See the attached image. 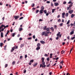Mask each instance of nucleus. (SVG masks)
<instances>
[{
	"label": "nucleus",
	"instance_id": "nucleus-17",
	"mask_svg": "<svg viewBox=\"0 0 75 75\" xmlns=\"http://www.w3.org/2000/svg\"><path fill=\"white\" fill-rule=\"evenodd\" d=\"M50 29L52 30V31H54V28H53L52 27L51 28H50Z\"/></svg>",
	"mask_w": 75,
	"mask_h": 75
},
{
	"label": "nucleus",
	"instance_id": "nucleus-43",
	"mask_svg": "<svg viewBox=\"0 0 75 75\" xmlns=\"http://www.w3.org/2000/svg\"><path fill=\"white\" fill-rule=\"evenodd\" d=\"M30 62H34V60L33 59L31 60L30 61Z\"/></svg>",
	"mask_w": 75,
	"mask_h": 75
},
{
	"label": "nucleus",
	"instance_id": "nucleus-18",
	"mask_svg": "<svg viewBox=\"0 0 75 75\" xmlns=\"http://www.w3.org/2000/svg\"><path fill=\"white\" fill-rule=\"evenodd\" d=\"M56 9H52V13H54V11H55V10Z\"/></svg>",
	"mask_w": 75,
	"mask_h": 75
},
{
	"label": "nucleus",
	"instance_id": "nucleus-29",
	"mask_svg": "<svg viewBox=\"0 0 75 75\" xmlns=\"http://www.w3.org/2000/svg\"><path fill=\"white\" fill-rule=\"evenodd\" d=\"M43 12L45 13V14H46L47 13V10H43Z\"/></svg>",
	"mask_w": 75,
	"mask_h": 75
},
{
	"label": "nucleus",
	"instance_id": "nucleus-14",
	"mask_svg": "<svg viewBox=\"0 0 75 75\" xmlns=\"http://www.w3.org/2000/svg\"><path fill=\"white\" fill-rule=\"evenodd\" d=\"M41 10H44V6H42L41 7Z\"/></svg>",
	"mask_w": 75,
	"mask_h": 75
},
{
	"label": "nucleus",
	"instance_id": "nucleus-10",
	"mask_svg": "<svg viewBox=\"0 0 75 75\" xmlns=\"http://www.w3.org/2000/svg\"><path fill=\"white\" fill-rule=\"evenodd\" d=\"M40 43H41L42 44H45V42H44V41L43 40L40 41Z\"/></svg>",
	"mask_w": 75,
	"mask_h": 75
},
{
	"label": "nucleus",
	"instance_id": "nucleus-1",
	"mask_svg": "<svg viewBox=\"0 0 75 75\" xmlns=\"http://www.w3.org/2000/svg\"><path fill=\"white\" fill-rule=\"evenodd\" d=\"M42 64H40V67L41 68V67H42V68H45L46 67V65H45V62H44V61H42Z\"/></svg>",
	"mask_w": 75,
	"mask_h": 75
},
{
	"label": "nucleus",
	"instance_id": "nucleus-46",
	"mask_svg": "<svg viewBox=\"0 0 75 75\" xmlns=\"http://www.w3.org/2000/svg\"><path fill=\"white\" fill-rule=\"evenodd\" d=\"M43 21V20L42 19H39V21L40 22V21Z\"/></svg>",
	"mask_w": 75,
	"mask_h": 75
},
{
	"label": "nucleus",
	"instance_id": "nucleus-62",
	"mask_svg": "<svg viewBox=\"0 0 75 75\" xmlns=\"http://www.w3.org/2000/svg\"><path fill=\"white\" fill-rule=\"evenodd\" d=\"M57 17V18H59L60 17V15H58Z\"/></svg>",
	"mask_w": 75,
	"mask_h": 75
},
{
	"label": "nucleus",
	"instance_id": "nucleus-58",
	"mask_svg": "<svg viewBox=\"0 0 75 75\" xmlns=\"http://www.w3.org/2000/svg\"><path fill=\"white\" fill-rule=\"evenodd\" d=\"M23 40V39H22V38H19V40H20V41H21V40Z\"/></svg>",
	"mask_w": 75,
	"mask_h": 75
},
{
	"label": "nucleus",
	"instance_id": "nucleus-28",
	"mask_svg": "<svg viewBox=\"0 0 75 75\" xmlns=\"http://www.w3.org/2000/svg\"><path fill=\"white\" fill-rule=\"evenodd\" d=\"M61 34V32H59L57 35V36H59V35Z\"/></svg>",
	"mask_w": 75,
	"mask_h": 75
},
{
	"label": "nucleus",
	"instance_id": "nucleus-64",
	"mask_svg": "<svg viewBox=\"0 0 75 75\" xmlns=\"http://www.w3.org/2000/svg\"><path fill=\"white\" fill-rule=\"evenodd\" d=\"M33 38H34H34H35V35H34L33 37Z\"/></svg>",
	"mask_w": 75,
	"mask_h": 75
},
{
	"label": "nucleus",
	"instance_id": "nucleus-30",
	"mask_svg": "<svg viewBox=\"0 0 75 75\" xmlns=\"http://www.w3.org/2000/svg\"><path fill=\"white\" fill-rule=\"evenodd\" d=\"M64 52H65L64 50H62L61 52V53L62 54H63Z\"/></svg>",
	"mask_w": 75,
	"mask_h": 75
},
{
	"label": "nucleus",
	"instance_id": "nucleus-54",
	"mask_svg": "<svg viewBox=\"0 0 75 75\" xmlns=\"http://www.w3.org/2000/svg\"><path fill=\"white\" fill-rule=\"evenodd\" d=\"M9 31H7V33H6V34L7 35H8V33H9Z\"/></svg>",
	"mask_w": 75,
	"mask_h": 75
},
{
	"label": "nucleus",
	"instance_id": "nucleus-22",
	"mask_svg": "<svg viewBox=\"0 0 75 75\" xmlns=\"http://www.w3.org/2000/svg\"><path fill=\"white\" fill-rule=\"evenodd\" d=\"M24 44H22L21 45L20 47H21V48H22V47H24Z\"/></svg>",
	"mask_w": 75,
	"mask_h": 75
},
{
	"label": "nucleus",
	"instance_id": "nucleus-59",
	"mask_svg": "<svg viewBox=\"0 0 75 75\" xmlns=\"http://www.w3.org/2000/svg\"><path fill=\"white\" fill-rule=\"evenodd\" d=\"M20 16H23V13H21L20 14Z\"/></svg>",
	"mask_w": 75,
	"mask_h": 75
},
{
	"label": "nucleus",
	"instance_id": "nucleus-45",
	"mask_svg": "<svg viewBox=\"0 0 75 75\" xmlns=\"http://www.w3.org/2000/svg\"><path fill=\"white\" fill-rule=\"evenodd\" d=\"M15 64V62L13 61L12 63V65H14Z\"/></svg>",
	"mask_w": 75,
	"mask_h": 75
},
{
	"label": "nucleus",
	"instance_id": "nucleus-33",
	"mask_svg": "<svg viewBox=\"0 0 75 75\" xmlns=\"http://www.w3.org/2000/svg\"><path fill=\"white\" fill-rule=\"evenodd\" d=\"M69 22H70V20H69L67 23V24H69Z\"/></svg>",
	"mask_w": 75,
	"mask_h": 75
},
{
	"label": "nucleus",
	"instance_id": "nucleus-49",
	"mask_svg": "<svg viewBox=\"0 0 75 75\" xmlns=\"http://www.w3.org/2000/svg\"><path fill=\"white\" fill-rule=\"evenodd\" d=\"M50 64H49L48 65H47L46 66L47 67H50Z\"/></svg>",
	"mask_w": 75,
	"mask_h": 75
},
{
	"label": "nucleus",
	"instance_id": "nucleus-7",
	"mask_svg": "<svg viewBox=\"0 0 75 75\" xmlns=\"http://www.w3.org/2000/svg\"><path fill=\"white\" fill-rule=\"evenodd\" d=\"M69 13L70 14H72L73 13V11L72 10H70L69 11Z\"/></svg>",
	"mask_w": 75,
	"mask_h": 75
},
{
	"label": "nucleus",
	"instance_id": "nucleus-13",
	"mask_svg": "<svg viewBox=\"0 0 75 75\" xmlns=\"http://www.w3.org/2000/svg\"><path fill=\"white\" fill-rule=\"evenodd\" d=\"M38 64V63H35V64H34L33 65V67H36L37 65V64Z\"/></svg>",
	"mask_w": 75,
	"mask_h": 75
},
{
	"label": "nucleus",
	"instance_id": "nucleus-26",
	"mask_svg": "<svg viewBox=\"0 0 75 75\" xmlns=\"http://www.w3.org/2000/svg\"><path fill=\"white\" fill-rule=\"evenodd\" d=\"M68 4H73V3L72 2H71V1H70L68 3Z\"/></svg>",
	"mask_w": 75,
	"mask_h": 75
},
{
	"label": "nucleus",
	"instance_id": "nucleus-31",
	"mask_svg": "<svg viewBox=\"0 0 75 75\" xmlns=\"http://www.w3.org/2000/svg\"><path fill=\"white\" fill-rule=\"evenodd\" d=\"M65 13L63 12L62 13V16H65Z\"/></svg>",
	"mask_w": 75,
	"mask_h": 75
},
{
	"label": "nucleus",
	"instance_id": "nucleus-2",
	"mask_svg": "<svg viewBox=\"0 0 75 75\" xmlns=\"http://www.w3.org/2000/svg\"><path fill=\"white\" fill-rule=\"evenodd\" d=\"M46 32L47 34H50V28H47L46 29Z\"/></svg>",
	"mask_w": 75,
	"mask_h": 75
},
{
	"label": "nucleus",
	"instance_id": "nucleus-19",
	"mask_svg": "<svg viewBox=\"0 0 75 75\" xmlns=\"http://www.w3.org/2000/svg\"><path fill=\"white\" fill-rule=\"evenodd\" d=\"M3 43H0V46L1 47H2V46H3Z\"/></svg>",
	"mask_w": 75,
	"mask_h": 75
},
{
	"label": "nucleus",
	"instance_id": "nucleus-23",
	"mask_svg": "<svg viewBox=\"0 0 75 75\" xmlns=\"http://www.w3.org/2000/svg\"><path fill=\"white\" fill-rule=\"evenodd\" d=\"M47 26H45L44 27H43V29L44 30H45L47 28Z\"/></svg>",
	"mask_w": 75,
	"mask_h": 75
},
{
	"label": "nucleus",
	"instance_id": "nucleus-35",
	"mask_svg": "<svg viewBox=\"0 0 75 75\" xmlns=\"http://www.w3.org/2000/svg\"><path fill=\"white\" fill-rule=\"evenodd\" d=\"M69 15V14L68 13H66V17H68V15Z\"/></svg>",
	"mask_w": 75,
	"mask_h": 75
},
{
	"label": "nucleus",
	"instance_id": "nucleus-48",
	"mask_svg": "<svg viewBox=\"0 0 75 75\" xmlns=\"http://www.w3.org/2000/svg\"><path fill=\"white\" fill-rule=\"evenodd\" d=\"M51 6L52 7H53V4L52 3V2L51 3Z\"/></svg>",
	"mask_w": 75,
	"mask_h": 75
},
{
	"label": "nucleus",
	"instance_id": "nucleus-16",
	"mask_svg": "<svg viewBox=\"0 0 75 75\" xmlns=\"http://www.w3.org/2000/svg\"><path fill=\"white\" fill-rule=\"evenodd\" d=\"M40 45H40V43H38L37 44V47H40Z\"/></svg>",
	"mask_w": 75,
	"mask_h": 75
},
{
	"label": "nucleus",
	"instance_id": "nucleus-20",
	"mask_svg": "<svg viewBox=\"0 0 75 75\" xmlns=\"http://www.w3.org/2000/svg\"><path fill=\"white\" fill-rule=\"evenodd\" d=\"M16 33H13L12 35V37H14V36H15V35H16Z\"/></svg>",
	"mask_w": 75,
	"mask_h": 75
},
{
	"label": "nucleus",
	"instance_id": "nucleus-6",
	"mask_svg": "<svg viewBox=\"0 0 75 75\" xmlns=\"http://www.w3.org/2000/svg\"><path fill=\"white\" fill-rule=\"evenodd\" d=\"M54 5L55 6H57L59 5V4L58 3L55 2L54 3Z\"/></svg>",
	"mask_w": 75,
	"mask_h": 75
},
{
	"label": "nucleus",
	"instance_id": "nucleus-42",
	"mask_svg": "<svg viewBox=\"0 0 75 75\" xmlns=\"http://www.w3.org/2000/svg\"><path fill=\"white\" fill-rule=\"evenodd\" d=\"M57 21H58V22H59V23L61 21V19H59Z\"/></svg>",
	"mask_w": 75,
	"mask_h": 75
},
{
	"label": "nucleus",
	"instance_id": "nucleus-50",
	"mask_svg": "<svg viewBox=\"0 0 75 75\" xmlns=\"http://www.w3.org/2000/svg\"><path fill=\"white\" fill-rule=\"evenodd\" d=\"M27 57H28V56H27V55L25 54V58H27Z\"/></svg>",
	"mask_w": 75,
	"mask_h": 75
},
{
	"label": "nucleus",
	"instance_id": "nucleus-39",
	"mask_svg": "<svg viewBox=\"0 0 75 75\" xmlns=\"http://www.w3.org/2000/svg\"><path fill=\"white\" fill-rule=\"evenodd\" d=\"M70 26L71 27H72V26H73V25H74V24H72V23H71V24H70Z\"/></svg>",
	"mask_w": 75,
	"mask_h": 75
},
{
	"label": "nucleus",
	"instance_id": "nucleus-34",
	"mask_svg": "<svg viewBox=\"0 0 75 75\" xmlns=\"http://www.w3.org/2000/svg\"><path fill=\"white\" fill-rule=\"evenodd\" d=\"M8 67V64H6L5 65V68H7Z\"/></svg>",
	"mask_w": 75,
	"mask_h": 75
},
{
	"label": "nucleus",
	"instance_id": "nucleus-11",
	"mask_svg": "<svg viewBox=\"0 0 75 75\" xmlns=\"http://www.w3.org/2000/svg\"><path fill=\"white\" fill-rule=\"evenodd\" d=\"M3 27H4V29H5L6 28V26L2 24L1 25V28H3Z\"/></svg>",
	"mask_w": 75,
	"mask_h": 75
},
{
	"label": "nucleus",
	"instance_id": "nucleus-51",
	"mask_svg": "<svg viewBox=\"0 0 75 75\" xmlns=\"http://www.w3.org/2000/svg\"><path fill=\"white\" fill-rule=\"evenodd\" d=\"M31 39V37L29 38H28V40H30Z\"/></svg>",
	"mask_w": 75,
	"mask_h": 75
},
{
	"label": "nucleus",
	"instance_id": "nucleus-5",
	"mask_svg": "<svg viewBox=\"0 0 75 75\" xmlns=\"http://www.w3.org/2000/svg\"><path fill=\"white\" fill-rule=\"evenodd\" d=\"M72 4H71L70 5H69V7H67V10H69V8H70V7H72Z\"/></svg>",
	"mask_w": 75,
	"mask_h": 75
},
{
	"label": "nucleus",
	"instance_id": "nucleus-55",
	"mask_svg": "<svg viewBox=\"0 0 75 75\" xmlns=\"http://www.w3.org/2000/svg\"><path fill=\"white\" fill-rule=\"evenodd\" d=\"M46 16H48V15H49V13H46Z\"/></svg>",
	"mask_w": 75,
	"mask_h": 75
},
{
	"label": "nucleus",
	"instance_id": "nucleus-40",
	"mask_svg": "<svg viewBox=\"0 0 75 75\" xmlns=\"http://www.w3.org/2000/svg\"><path fill=\"white\" fill-rule=\"evenodd\" d=\"M75 37H74L71 38V40H74V39H75Z\"/></svg>",
	"mask_w": 75,
	"mask_h": 75
},
{
	"label": "nucleus",
	"instance_id": "nucleus-15",
	"mask_svg": "<svg viewBox=\"0 0 75 75\" xmlns=\"http://www.w3.org/2000/svg\"><path fill=\"white\" fill-rule=\"evenodd\" d=\"M40 47H38L36 48V50H37V51H38L40 49Z\"/></svg>",
	"mask_w": 75,
	"mask_h": 75
},
{
	"label": "nucleus",
	"instance_id": "nucleus-47",
	"mask_svg": "<svg viewBox=\"0 0 75 75\" xmlns=\"http://www.w3.org/2000/svg\"><path fill=\"white\" fill-rule=\"evenodd\" d=\"M69 38H70V37H69V36H68L67 37V39L68 40H69Z\"/></svg>",
	"mask_w": 75,
	"mask_h": 75
},
{
	"label": "nucleus",
	"instance_id": "nucleus-27",
	"mask_svg": "<svg viewBox=\"0 0 75 75\" xmlns=\"http://www.w3.org/2000/svg\"><path fill=\"white\" fill-rule=\"evenodd\" d=\"M23 30V28H19V31H22V30Z\"/></svg>",
	"mask_w": 75,
	"mask_h": 75
},
{
	"label": "nucleus",
	"instance_id": "nucleus-38",
	"mask_svg": "<svg viewBox=\"0 0 75 75\" xmlns=\"http://www.w3.org/2000/svg\"><path fill=\"white\" fill-rule=\"evenodd\" d=\"M44 56H45V57H48V54H45L44 55Z\"/></svg>",
	"mask_w": 75,
	"mask_h": 75
},
{
	"label": "nucleus",
	"instance_id": "nucleus-53",
	"mask_svg": "<svg viewBox=\"0 0 75 75\" xmlns=\"http://www.w3.org/2000/svg\"><path fill=\"white\" fill-rule=\"evenodd\" d=\"M63 62H64V61H63H63H61L60 62V64H63Z\"/></svg>",
	"mask_w": 75,
	"mask_h": 75
},
{
	"label": "nucleus",
	"instance_id": "nucleus-60",
	"mask_svg": "<svg viewBox=\"0 0 75 75\" xmlns=\"http://www.w3.org/2000/svg\"><path fill=\"white\" fill-rule=\"evenodd\" d=\"M23 58V56H20V59H22V58Z\"/></svg>",
	"mask_w": 75,
	"mask_h": 75
},
{
	"label": "nucleus",
	"instance_id": "nucleus-41",
	"mask_svg": "<svg viewBox=\"0 0 75 75\" xmlns=\"http://www.w3.org/2000/svg\"><path fill=\"white\" fill-rule=\"evenodd\" d=\"M34 6H35V4H34V3H33L32 5V7H34Z\"/></svg>",
	"mask_w": 75,
	"mask_h": 75
},
{
	"label": "nucleus",
	"instance_id": "nucleus-21",
	"mask_svg": "<svg viewBox=\"0 0 75 75\" xmlns=\"http://www.w3.org/2000/svg\"><path fill=\"white\" fill-rule=\"evenodd\" d=\"M57 25H54V28L55 30H56V29H57Z\"/></svg>",
	"mask_w": 75,
	"mask_h": 75
},
{
	"label": "nucleus",
	"instance_id": "nucleus-37",
	"mask_svg": "<svg viewBox=\"0 0 75 75\" xmlns=\"http://www.w3.org/2000/svg\"><path fill=\"white\" fill-rule=\"evenodd\" d=\"M41 59H42V61H44V57L42 58Z\"/></svg>",
	"mask_w": 75,
	"mask_h": 75
},
{
	"label": "nucleus",
	"instance_id": "nucleus-63",
	"mask_svg": "<svg viewBox=\"0 0 75 75\" xmlns=\"http://www.w3.org/2000/svg\"><path fill=\"white\" fill-rule=\"evenodd\" d=\"M15 22H13V23L12 24V25H14V24H15Z\"/></svg>",
	"mask_w": 75,
	"mask_h": 75
},
{
	"label": "nucleus",
	"instance_id": "nucleus-32",
	"mask_svg": "<svg viewBox=\"0 0 75 75\" xmlns=\"http://www.w3.org/2000/svg\"><path fill=\"white\" fill-rule=\"evenodd\" d=\"M7 47V45H6L5 46H4V50H6V48Z\"/></svg>",
	"mask_w": 75,
	"mask_h": 75
},
{
	"label": "nucleus",
	"instance_id": "nucleus-36",
	"mask_svg": "<svg viewBox=\"0 0 75 75\" xmlns=\"http://www.w3.org/2000/svg\"><path fill=\"white\" fill-rule=\"evenodd\" d=\"M74 17V14H71V18H73V17Z\"/></svg>",
	"mask_w": 75,
	"mask_h": 75
},
{
	"label": "nucleus",
	"instance_id": "nucleus-61",
	"mask_svg": "<svg viewBox=\"0 0 75 75\" xmlns=\"http://www.w3.org/2000/svg\"><path fill=\"white\" fill-rule=\"evenodd\" d=\"M67 3V2H66V1H64V2H63V4H66Z\"/></svg>",
	"mask_w": 75,
	"mask_h": 75
},
{
	"label": "nucleus",
	"instance_id": "nucleus-4",
	"mask_svg": "<svg viewBox=\"0 0 75 75\" xmlns=\"http://www.w3.org/2000/svg\"><path fill=\"white\" fill-rule=\"evenodd\" d=\"M14 17L15 18V20H16V19H18V18H20V16H15Z\"/></svg>",
	"mask_w": 75,
	"mask_h": 75
},
{
	"label": "nucleus",
	"instance_id": "nucleus-25",
	"mask_svg": "<svg viewBox=\"0 0 75 75\" xmlns=\"http://www.w3.org/2000/svg\"><path fill=\"white\" fill-rule=\"evenodd\" d=\"M39 12V10H36V13L37 14Z\"/></svg>",
	"mask_w": 75,
	"mask_h": 75
},
{
	"label": "nucleus",
	"instance_id": "nucleus-8",
	"mask_svg": "<svg viewBox=\"0 0 75 75\" xmlns=\"http://www.w3.org/2000/svg\"><path fill=\"white\" fill-rule=\"evenodd\" d=\"M74 30H73L71 32H70V35H72V34H74Z\"/></svg>",
	"mask_w": 75,
	"mask_h": 75
},
{
	"label": "nucleus",
	"instance_id": "nucleus-24",
	"mask_svg": "<svg viewBox=\"0 0 75 75\" xmlns=\"http://www.w3.org/2000/svg\"><path fill=\"white\" fill-rule=\"evenodd\" d=\"M43 10H40V11H39V13L40 14H42V12H43Z\"/></svg>",
	"mask_w": 75,
	"mask_h": 75
},
{
	"label": "nucleus",
	"instance_id": "nucleus-9",
	"mask_svg": "<svg viewBox=\"0 0 75 75\" xmlns=\"http://www.w3.org/2000/svg\"><path fill=\"white\" fill-rule=\"evenodd\" d=\"M15 47H13L11 49V52H13V51H14V49H15Z\"/></svg>",
	"mask_w": 75,
	"mask_h": 75
},
{
	"label": "nucleus",
	"instance_id": "nucleus-12",
	"mask_svg": "<svg viewBox=\"0 0 75 75\" xmlns=\"http://www.w3.org/2000/svg\"><path fill=\"white\" fill-rule=\"evenodd\" d=\"M1 38H3V32L1 33Z\"/></svg>",
	"mask_w": 75,
	"mask_h": 75
},
{
	"label": "nucleus",
	"instance_id": "nucleus-44",
	"mask_svg": "<svg viewBox=\"0 0 75 75\" xmlns=\"http://www.w3.org/2000/svg\"><path fill=\"white\" fill-rule=\"evenodd\" d=\"M62 25H63V23H61L60 25V27H62Z\"/></svg>",
	"mask_w": 75,
	"mask_h": 75
},
{
	"label": "nucleus",
	"instance_id": "nucleus-56",
	"mask_svg": "<svg viewBox=\"0 0 75 75\" xmlns=\"http://www.w3.org/2000/svg\"><path fill=\"white\" fill-rule=\"evenodd\" d=\"M23 17H22L21 18H20L19 20H21V19H23Z\"/></svg>",
	"mask_w": 75,
	"mask_h": 75
},
{
	"label": "nucleus",
	"instance_id": "nucleus-57",
	"mask_svg": "<svg viewBox=\"0 0 75 75\" xmlns=\"http://www.w3.org/2000/svg\"><path fill=\"white\" fill-rule=\"evenodd\" d=\"M46 3H48V4H49V3H50V1H47L46 2Z\"/></svg>",
	"mask_w": 75,
	"mask_h": 75
},
{
	"label": "nucleus",
	"instance_id": "nucleus-3",
	"mask_svg": "<svg viewBox=\"0 0 75 75\" xmlns=\"http://www.w3.org/2000/svg\"><path fill=\"white\" fill-rule=\"evenodd\" d=\"M48 33H45V31L43 32L42 33V35H45V36H46V37L48 36Z\"/></svg>",
	"mask_w": 75,
	"mask_h": 75
},
{
	"label": "nucleus",
	"instance_id": "nucleus-52",
	"mask_svg": "<svg viewBox=\"0 0 75 75\" xmlns=\"http://www.w3.org/2000/svg\"><path fill=\"white\" fill-rule=\"evenodd\" d=\"M47 61H50V58L49 57H48L47 58Z\"/></svg>",
	"mask_w": 75,
	"mask_h": 75
}]
</instances>
